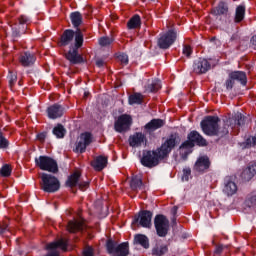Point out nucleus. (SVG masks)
Masks as SVG:
<instances>
[{"label":"nucleus","instance_id":"1","mask_svg":"<svg viewBox=\"0 0 256 256\" xmlns=\"http://www.w3.org/2000/svg\"><path fill=\"white\" fill-rule=\"evenodd\" d=\"M179 141H181L179 134H170L159 148L154 151L148 150L143 152L141 164L149 169L157 167L160 161H163V159H167V157H169L171 151H173L174 148L179 145Z\"/></svg>","mask_w":256,"mask_h":256},{"label":"nucleus","instance_id":"2","mask_svg":"<svg viewBox=\"0 0 256 256\" xmlns=\"http://www.w3.org/2000/svg\"><path fill=\"white\" fill-rule=\"evenodd\" d=\"M60 47H67L70 45L68 53L65 54V57L70 63L77 65V63H83V57L79 55V49L83 47V32L80 29L73 31L67 29L63 32L59 41Z\"/></svg>","mask_w":256,"mask_h":256},{"label":"nucleus","instance_id":"3","mask_svg":"<svg viewBox=\"0 0 256 256\" xmlns=\"http://www.w3.org/2000/svg\"><path fill=\"white\" fill-rule=\"evenodd\" d=\"M217 116H206L200 123L201 129L205 135L215 137L219 133V122Z\"/></svg>","mask_w":256,"mask_h":256},{"label":"nucleus","instance_id":"4","mask_svg":"<svg viewBox=\"0 0 256 256\" xmlns=\"http://www.w3.org/2000/svg\"><path fill=\"white\" fill-rule=\"evenodd\" d=\"M35 165L41 171H48V173H59V166L57 161L49 156H39L35 158Z\"/></svg>","mask_w":256,"mask_h":256},{"label":"nucleus","instance_id":"5","mask_svg":"<svg viewBox=\"0 0 256 256\" xmlns=\"http://www.w3.org/2000/svg\"><path fill=\"white\" fill-rule=\"evenodd\" d=\"M106 249L109 255L127 256L129 255V242H123L117 245V242L108 240L106 243Z\"/></svg>","mask_w":256,"mask_h":256},{"label":"nucleus","instance_id":"6","mask_svg":"<svg viewBox=\"0 0 256 256\" xmlns=\"http://www.w3.org/2000/svg\"><path fill=\"white\" fill-rule=\"evenodd\" d=\"M41 179V187L45 191V193H55L56 191H59L61 184L59 183V179H57V177L51 174L43 173Z\"/></svg>","mask_w":256,"mask_h":256},{"label":"nucleus","instance_id":"7","mask_svg":"<svg viewBox=\"0 0 256 256\" xmlns=\"http://www.w3.org/2000/svg\"><path fill=\"white\" fill-rule=\"evenodd\" d=\"M132 124L133 118L128 114H122L114 122V129L117 133H125V131L131 129Z\"/></svg>","mask_w":256,"mask_h":256},{"label":"nucleus","instance_id":"8","mask_svg":"<svg viewBox=\"0 0 256 256\" xmlns=\"http://www.w3.org/2000/svg\"><path fill=\"white\" fill-rule=\"evenodd\" d=\"M151 219H153V213L149 210H142L138 215L134 216L132 225H140L146 229L151 228Z\"/></svg>","mask_w":256,"mask_h":256},{"label":"nucleus","instance_id":"9","mask_svg":"<svg viewBox=\"0 0 256 256\" xmlns=\"http://www.w3.org/2000/svg\"><path fill=\"white\" fill-rule=\"evenodd\" d=\"M176 40L177 32L169 30L168 32L162 34L158 39V47H160V49H169Z\"/></svg>","mask_w":256,"mask_h":256},{"label":"nucleus","instance_id":"10","mask_svg":"<svg viewBox=\"0 0 256 256\" xmlns=\"http://www.w3.org/2000/svg\"><path fill=\"white\" fill-rule=\"evenodd\" d=\"M154 223L159 237H165L169 232V220L163 215H157Z\"/></svg>","mask_w":256,"mask_h":256},{"label":"nucleus","instance_id":"11","mask_svg":"<svg viewBox=\"0 0 256 256\" xmlns=\"http://www.w3.org/2000/svg\"><path fill=\"white\" fill-rule=\"evenodd\" d=\"M93 138L91 133L85 132L80 135V140L76 143L74 153H85L87 146L91 145Z\"/></svg>","mask_w":256,"mask_h":256},{"label":"nucleus","instance_id":"12","mask_svg":"<svg viewBox=\"0 0 256 256\" xmlns=\"http://www.w3.org/2000/svg\"><path fill=\"white\" fill-rule=\"evenodd\" d=\"M211 69V62L205 58H199L194 62L193 71L198 75H203V73H207Z\"/></svg>","mask_w":256,"mask_h":256},{"label":"nucleus","instance_id":"13","mask_svg":"<svg viewBox=\"0 0 256 256\" xmlns=\"http://www.w3.org/2000/svg\"><path fill=\"white\" fill-rule=\"evenodd\" d=\"M128 143L130 147H141V145H147V137L143 132H135L129 136Z\"/></svg>","mask_w":256,"mask_h":256},{"label":"nucleus","instance_id":"14","mask_svg":"<svg viewBox=\"0 0 256 256\" xmlns=\"http://www.w3.org/2000/svg\"><path fill=\"white\" fill-rule=\"evenodd\" d=\"M46 113L49 119H59L63 117L65 108L59 104H54L47 108Z\"/></svg>","mask_w":256,"mask_h":256},{"label":"nucleus","instance_id":"15","mask_svg":"<svg viewBox=\"0 0 256 256\" xmlns=\"http://www.w3.org/2000/svg\"><path fill=\"white\" fill-rule=\"evenodd\" d=\"M211 167V161L207 156H200L195 162L194 169L198 173H205Z\"/></svg>","mask_w":256,"mask_h":256},{"label":"nucleus","instance_id":"16","mask_svg":"<svg viewBox=\"0 0 256 256\" xmlns=\"http://www.w3.org/2000/svg\"><path fill=\"white\" fill-rule=\"evenodd\" d=\"M187 139H190L194 145H198V147H207V140L200 135L199 132L193 130L191 131Z\"/></svg>","mask_w":256,"mask_h":256},{"label":"nucleus","instance_id":"17","mask_svg":"<svg viewBox=\"0 0 256 256\" xmlns=\"http://www.w3.org/2000/svg\"><path fill=\"white\" fill-rule=\"evenodd\" d=\"M36 59L35 55L29 52H24L20 55L19 62L22 67H31V65L35 63Z\"/></svg>","mask_w":256,"mask_h":256},{"label":"nucleus","instance_id":"18","mask_svg":"<svg viewBox=\"0 0 256 256\" xmlns=\"http://www.w3.org/2000/svg\"><path fill=\"white\" fill-rule=\"evenodd\" d=\"M165 125V120L161 119H152L150 122H148L144 128L149 133H153V131H157V129H161Z\"/></svg>","mask_w":256,"mask_h":256},{"label":"nucleus","instance_id":"19","mask_svg":"<svg viewBox=\"0 0 256 256\" xmlns=\"http://www.w3.org/2000/svg\"><path fill=\"white\" fill-rule=\"evenodd\" d=\"M85 227V221L83 220H72L68 222L67 230L69 233H77L79 231H83Z\"/></svg>","mask_w":256,"mask_h":256},{"label":"nucleus","instance_id":"20","mask_svg":"<svg viewBox=\"0 0 256 256\" xmlns=\"http://www.w3.org/2000/svg\"><path fill=\"white\" fill-rule=\"evenodd\" d=\"M108 158L106 156H98L91 162V165L95 171H103L107 167Z\"/></svg>","mask_w":256,"mask_h":256},{"label":"nucleus","instance_id":"21","mask_svg":"<svg viewBox=\"0 0 256 256\" xmlns=\"http://www.w3.org/2000/svg\"><path fill=\"white\" fill-rule=\"evenodd\" d=\"M242 175L246 181H251V179L256 175V161L250 162Z\"/></svg>","mask_w":256,"mask_h":256},{"label":"nucleus","instance_id":"22","mask_svg":"<svg viewBox=\"0 0 256 256\" xmlns=\"http://www.w3.org/2000/svg\"><path fill=\"white\" fill-rule=\"evenodd\" d=\"M46 249L48 251H55V249H61L62 251H67V242L65 240L60 239L58 241H54L52 243L47 244Z\"/></svg>","mask_w":256,"mask_h":256},{"label":"nucleus","instance_id":"23","mask_svg":"<svg viewBox=\"0 0 256 256\" xmlns=\"http://www.w3.org/2000/svg\"><path fill=\"white\" fill-rule=\"evenodd\" d=\"M223 193L228 197H232V195L237 193V184L231 180H227L224 185Z\"/></svg>","mask_w":256,"mask_h":256},{"label":"nucleus","instance_id":"24","mask_svg":"<svg viewBox=\"0 0 256 256\" xmlns=\"http://www.w3.org/2000/svg\"><path fill=\"white\" fill-rule=\"evenodd\" d=\"M230 76H232V79L234 81H237L241 85H247V74L243 71H233L230 72Z\"/></svg>","mask_w":256,"mask_h":256},{"label":"nucleus","instance_id":"25","mask_svg":"<svg viewBox=\"0 0 256 256\" xmlns=\"http://www.w3.org/2000/svg\"><path fill=\"white\" fill-rule=\"evenodd\" d=\"M246 7L241 4L236 7L235 15H234V23H241L245 19Z\"/></svg>","mask_w":256,"mask_h":256},{"label":"nucleus","instance_id":"26","mask_svg":"<svg viewBox=\"0 0 256 256\" xmlns=\"http://www.w3.org/2000/svg\"><path fill=\"white\" fill-rule=\"evenodd\" d=\"M79 179H81V172L75 171L68 177L66 181L67 187H77L79 185Z\"/></svg>","mask_w":256,"mask_h":256},{"label":"nucleus","instance_id":"27","mask_svg":"<svg viewBox=\"0 0 256 256\" xmlns=\"http://www.w3.org/2000/svg\"><path fill=\"white\" fill-rule=\"evenodd\" d=\"M128 29H139L141 27V16L134 15L127 23Z\"/></svg>","mask_w":256,"mask_h":256},{"label":"nucleus","instance_id":"28","mask_svg":"<svg viewBox=\"0 0 256 256\" xmlns=\"http://www.w3.org/2000/svg\"><path fill=\"white\" fill-rule=\"evenodd\" d=\"M159 89H161L160 80H151V82L146 87V91H148V93H157Z\"/></svg>","mask_w":256,"mask_h":256},{"label":"nucleus","instance_id":"29","mask_svg":"<svg viewBox=\"0 0 256 256\" xmlns=\"http://www.w3.org/2000/svg\"><path fill=\"white\" fill-rule=\"evenodd\" d=\"M130 187L132 191H137L143 187V180L140 176H133L130 182Z\"/></svg>","mask_w":256,"mask_h":256},{"label":"nucleus","instance_id":"30","mask_svg":"<svg viewBox=\"0 0 256 256\" xmlns=\"http://www.w3.org/2000/svg\"><path fill=\"white\" fill-rule=\"evenodd\" d=\"M143 94L141 93H134L129 96V103L130 105H141L143 103Z\"/></svg>","mask_w":256,"mask_h":256},{"label":"nucleus","instance_id":"31","mask_svg":"<svg viewBox=\"0 0 256 256\" xmlns=\"http://www.w3.org/2000/svg\"><path fill=\"white\" fill-rule=\"evenodd\" d=\"M135 241L136 243L144 247V249H149V239L147 238V236L143 234H137L135 236Z\"/></svg>","mask_w":256,"mask_h":256},{"label":"nucleus","instance_id":"32","mask_svg":"<svg viewBox=\"0 0 256 256\" xmlns=\"http://www.w3.org/2000/svg\"><path fill=\"white\" fill-rule=\"evenodd\" d=\"M70 19L72 21V25L74 27H79L81 23H83V16L79 12H74L70 15Z\"/></svg>","mask_w":256,"mask_h":256},{"label":"nucleus","instance_id":"33","mask_svg":"<svg viewBox=\"0 0 256 256\" xmlns=\"http://www.w3.org/2000/svg\"><path fill=\"white\" fill-rule=\"evenodd\" d=\"M215 15H227L229 13V7L225 2H220L214 10Z\"/></svg>","mask_w":256,"mask_h":256},{"label":"nucleus","instance_id":"34","mask_svg":"<svg viewBox=\"0 0 256 256\" xmlns=\"http://www.w3.org/2000/svg\"><path fill=\"white\" fill-rule=\"evenodd\" d=\"M53 134L57 137V139H63L65 137V127H63L61 124H58L54 127Z\"/></svg>","mask_w":256,"mask_h":256},{"label":"nucleus","instance_id":"35","mask_svg":"<svg viewBox=\"0 0 256 256\" xmlns=\"http://www.w3.org/2000/svg\"><path fill=\"white\" fill-rule=\"evenodd\" d=\"M167 251H169V248L167 247V245L156 246L152 249V255L162 256V255H165Z\"/></svg>","mask_w":256,"mask_h":256},{"label":"nucleus","instance_id":"36","mask_svg":"<svg viewBox=\"0 0 256 256\" xmlns=\"http://www.w3.org/2000/svg\"><path fill=\"white\" fill-rule=\"evenodd\" d=\"M115 41V39H113V37H101L99 39V45L101 47H109V45H111V43H113Z\"/></svg>","mask_w":256,"mask_h":256},{"label":"nucleus","instance_id":"37","mask_svg":"<svg viewBox=\"0 0 256 256\" xmlns=\"http://www.w3.org/2000/svg\"><path fill=\"white\" fill-rule=\"evenodd\" d=\"M8 81L10 89H13V87H15V84L17 83V73L9 72Z\"/></svg>","mask_w":256,"mask_h":256},{"label":"nucleus","instance_id":"38","mask_svg":"<svg viewBox=\"0 0 256 256\" xmlns=\"http://www.w3.org/2000/svg\"><path fill=\"white\" fill-rule=\"evenodd\" d=\"M11 165L9 164H5L4 166H2L1 170H0V175L2 177H9L11 176Z\"/></svg>","mask_w":256,"mask_h":256},{"label":"nucleus","instance_id":"39","mask_svg":"<svg viewBox=\"0 0 256 256\" xmlns=\"http://www.w3.org/2000/svg\"><path fill=\"white\" fill-rule=\"evenodd\" d=\"M225 87L227 91H231L235 87V79L229 74L228 79L225 82Z\"/></svg>","mask_w":256,"mask_h":256},{"label":"nucleus","instance_id":"40","mask_svg":"<svg viewBox=\"0 0 256 256\" xmlns=\"http://www.w3.org/2000/svg\"><path fill=\"white\" fill-rule=\"evenodd\" d=\"M9 147V140L3 136V132L0 130V149H7Z\"/></svg>","mask_w":256,"mask_h":256},{"label":"nucleus","instance_id":"41","mask_svg":"<svg viewBox=\"0 0 256 256\" xmlns=\"http://www.w3.org/2000/svg\"><path fill=\"white\" fill-rule=\"evenodd\" d=\"M193 147H195V144L188 138L180 145V149H193Z\"/></svg>","mask_w":256,"mask_h":256},{"label":"nucleus","instance_id":"42","mask_svg":"<svg viewBox=\"0 0 256 256\" xmlns=\"http://www.w3.org/2000/svg\"><path fill=\"white\" fill-rule=\"evenodd\" d=\"M191 178V168H184L183 169V175L182 180L188 181Z\"/></svg>","mask_w":256,"mask_h":256},{"label":"nucleus","instance_id":"43","mask_svg":"<svg viewBox=\"0 0 256 256\" xmlns=\"http://www.w3.org/2000/svg\"><path fill=\"white\" fill-rule=\"evenodd\" d=\"M193 53V48H191V46L189 45H185L183 48V55H185L186 57H191Z\"/></svg>","mask_w":256,"mask_h":256},{"label":"nucleus","instance_id":"44","mask_svg":"<svg viewBox=\"0 0 256 256\" xmlns=\"http://www.w3.org/2000/svg\"><path fill=\"white\" fill-rule=\"evenodd\" d=\"M118 60L122 63V65H127V63H129V56L126 54H120L118 55Z\"/></svg>","mask_w":256,"mask_h":256},{"label":"nucleus","instance_id":"45","mask_svg":"<svg viewBox=\"0 0 256 256\" xmlns=\"http://www.w3.org/2000/svg\"><path fill=\"white\" fill-rule=\"evenodd\" d=\"M18 22H19V25H27L29 23V17H27L26 15H21L18 18Z\"/></svg>","mask_w":256,"mask_h":256},{"label":"nucleus","instance_id":"46","mask_svg":"<svg viewBox=\"0 0 256 256\" xmlns=\"http://www.w3.org/2000/svg\"><path fill=\"white\" fill-rule=\"evenodd\" d=\"M78 188H79L81 191H86L87 189H89V181L79 182V183H78Z\"/></svg>","mask_w":256,"mask_h":256},{"label":"nucleus","instance_id":"47","mask_svg":"<svg viewBox=\"0 0 256 256\" xmlns=\"http://www.w3.org/2000/svg\"><path fill=\"white\" fill-rule=\"evenodd\" d=\"M246 145H248L249 147H255V145H256V136L247 138Z\"/></svg>","mask_w":256,"mask_h":256},{"label":"nucleus","instance_id":"48","mask_svg":"<svg viewBox=\"0 0 256 256\" xmlns=\"http://www.w3.org/2000/svg\"><path fill=\"white\" fill-rule=\"evenodd\" d=\"M235 123L238 125V127H241V124L243 123V115L236 114L235 115Z\"/></svg>","mask_w":256,"mask_h":256},{"label":"nucleus","instance_id":"49","mask_svg":"<svg viewBox=\"0 0 256 256\" xmlns=\"http://www.w3.org/2000/svg\"><path fill=\"white\" fill-rule=\"evenodd\" d=\"M83 256H95L92 247H87L83 251Z\"/></svg>","mask_w":256,"mask_h":256},{"label":"nucleus","instance_id":"50","mask_svg":"<svg viewBox=\"0 0 256 256\" xmlns=\"http://www.w3.org/2000/svg\"><path fill=\"white\" fill-rule=\"evenodd\" d=\"M46 138H47V133L45 132L37 134V139L38 141H40V143H44Z\"/></svg>","mask_w":256,"mask_h":256},{"label":"nucleus","instance_id":"51","mask_svg":"<svg viewBox=\"0 0 256 256\" xmlns=\"http://www.w3.org/2000/svg\"><path fill=\"white\" fill-rule=\"evenodd\" d=\"M249 203L252 207H254V205H256V194H253L250 198H249Z\"/></svg>","mask_w":256,"mask_h":256},{"label":"nucleus","instance_id":"52","mask_svg":"<svg viewBox=\"0 0 256 256\" xmlns=\"http://www.w3.org/2000/svg\"><path fill=\"white\" fill-rule=\"evenodd\" d=\"M214 253L216 255H221V253H223V246H217Z\"/></svg>","mask_w":256,"mask_h":256},{"label":"nucleus","instance_id":"53","mask_svg":"<svg viewBox=\"0 0 256 256\" xmlns=\"http://www.w3.org/2000/svg\"><path fill=\"white\" fill-rule=\"evenodd\" d=\"M97 67H103V60H98L96 62Z\"/></svg>","mask_w":256,"mask_h":256},{"label":"nucleus","instance_id":"54","mask_svg":"<svg viewBox=\"0 0 256 256\" xmlns=\"http://www.w3.org/2000/svg\"><path fill=\"white\" fill-rule=\"evenodd\" d=\"M5 231H7V227H4V228L0 227V235H2V233H5Z\"/></svg>","mask_w":256,"mask_h":256},{"label":"nucleus","instance_id":"55","mask_svg":"<svg viewBox=\"0 0 256 256\" xmlns=\"http://www.w3.org/2000/svg\"><path fill=\"white\" fill-rule=\"evenodd\" d=\"M173 211H174V213H177V207H173Z\"/></svg>","mask_w":256,"mask_h":256},{"label":"nucleus","instance_id":"56","mask_svg":"<svg viewBox=\"0 0 256 256\" xmlns=\"http://www.w3.org/2000/svg\"><path fill=\"white\" fill-rule=\"evenodd\" d=\"M85 97H87V92H85Z\"/></svg>","mask_w":256,"mask_h":256}]
</instances>
